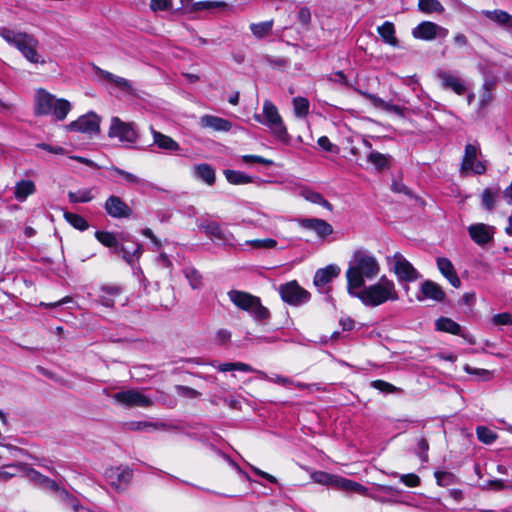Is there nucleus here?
I'll use <instances>...</instances> for the list:
<instances>
[{
  "instance_id": "50",
  "label": "nucleus",
  "mask_w": 512,
  "mask_h": 512,
  "mask_svg": "<svg viewBox=\"0 0 512 512\" xmlns=\"http://www.w3.org/2000/svg\"><path fill=\"white\" fill-rule=\"evenodd\" d=\"M103 295L100 296V303L106 307H111L114 304L113 296L119 294V290L115 287H103Z\"/></svg>"
},
{
  "instance_id": "56",
  "label": "nucleus",
  "mask_w": 512,
  "mask_h": 512,
  "mask_svg": "<svg viewBox=\"0 0 512 512\" xmlns=\"http://www.w3.org/2000/svg\"><path fill=\"white\" fill-rule=\"evenodd\" d=\"M172 6L171 0H151L150 8L152 11H166L169 10Z\"/></svg>"
},
{
  "instance_id": "35",
  "label": "nucleus",
  "mask_w": 512,
  "mask_h": 512,
  "mask_svg": "<svg viewBox=\"0 0 512 512\" xmlns=\"http://www.w3.org/2000/svg\"><path fill=\"white\" fill-rule=\"evenodd\" d=\"M224 175L227 181L233 185H244L252 182V177L240 171L225 170Z\"/></svg>"
},
{
  "instance_id": "28",
  "label": "nucleus",
  "mask_w": 512,
  "mask_h": 512,
  "mask_svg": "<svg viewBox=\"0 0 512 512\" xmlns=\"http://www.w3.org/2000/svg\"><path fill=\"white\" fill-rule=\"evenodd\" d=\"M435 327L438 331L450 333L453 335H460L466 338V335L461 332V326L450 318L441 317L437 319L435 322Z\"/></svg>"
},
{
  "instance_id": "62",
  "label": "nucleus",
  "mask_w": 512,
  "mask_h": 512,
  "mask_svg": "<svg viewBox=\"0 0 512 512\" xmlns=\"http://www.w3.org/2000/svg\"><path fill=\"white\" fill-rule=\"evenodd\" d=\"M318 145L325 151L329 152H332L335 147L326 136H322L318 139Z\"/></svg>"
},
{
  "instance_id": "36",
  "label": "nucleus",
  "mask_w": 512,
  "mask_h": 512,
  "mask_svg": "<svg viewBox=\"0 0 512 512\" xmlns=\"http://www.w3.org/2000/svg\"><path fill=\"white\" fill-rule=\"evenodd\" d=\"M25 468V465L22 463L18 464H8L0 467V481L6 482L16 476L18 471H21Z\"/></svg>"
},
{
  "instance_id": "42",
  "label": "nucleus",
  "mask_w": 512,
  "mask_h": 512,
  "mask_svg": "<svg viewBox=\"0 0 512 512\" xmlns=\"http://www.w3.org/2000/svg\"><path fill=\"white\" fill-rule=\"evenodd\" d=\"M29 476L33 480H35L36 482H38L39 484L44 486L45 488L54 490V491L58 492V494L60 495L61 489H59V487L55 481L49 479L48 477L41 475L40 473H38L35 470H29Z\"/></svg>"
},
{
  "instance_id": "55",
  "label": "nucleus",
  "mask_w": 512,
  "mask_h": 512,
  "mask_svg": "<svg viewBox=\"0 0 512 512\" xmlns=\"http://www.w3.org/2000/svg\"><path fill=\"white\" fill-rule=\"evenodd\" d=\"M241 159L244 163H247V164L259 163V164H263L266 166H270L273 164L272 160L263 158L258 155H243Z\"/></svg>"
},
{
  "instance_id": "33",
  "label": "nucleus",
  "mask_w": 512,
  "mask_h": 512,
  "mask_svg": "<svg viewBox=\"0 0 512 512\" xmlns=\"http://www.w3.org/2000/svg\"><path fill=\"white\" fill-rule=\"evenodd\" d=\"M301 196L311 203L318 204L329 211L332 210V205L318 192L304 189L301 191Z\"/></svg>"
},
{
  "instance_id": "49",
  "label": "nucleus",
  "mask_w": 512,
  "mask_h": 512,
  "mask_svg": "<svg viewBox=\"0 0 512 512\" xmlns=\"http://www.w3.org/2000/svg\"><path fill=\"white\" fill-rule=\"evenodd\" d=\"M476 434L479 441L485 444H491L497 439V434L484 426L477 427Z\"/></svg>"
},
{
  "instance_id": "30",
  "label": "nucleus",
  "mask_w": 512,
  "mask_h": 512,
  "mask_svg": "<svg viewBox=\"0 0 512 512\" xmlns=\"http://www.w3.org/2000/svg\"><path fill=\"white\" fill-rule=\"evenodd\" d=\"M483 14L490 20L507 28H512V16L502 10L484 11Z\"/></svg>"
},
{
  "instance_id": "20",
  "label": "nucleus",
  "mask_w": 512,
  "mask_h": 512,
  "mask_svg": "<svg viewBox=\"0 0 512 512\" xmlns=\"http://www.w3.org/2000/svg\"><path fill=\"white\" fill-rule=\"evenodd\" d=\"M362 145L366 149L367 162L373 165L377 170H384L390 165V156L378 151L371 150V143L366 139L362 140Z\"/></svg>"
},
{
  "instance_id": "14",
  "label": "nucleus",
  "mask_w": 512,
  "mask_h": 512,
  "mask_svg": "<svg viewBox=\"0 0 512 512\" xmlns=\"http://www.w3.org/2000/svg\"><path fill=\"white\" fill-rule=\"evenodd\" d=\"M113 398L126 406L148 407L152 404V400L137 390L120 391L113 395Z\"/></svg>"
},
{
  "instance_id": "47",
  "label": "nucleus",
  "mask_w": 512,
  "mask_h": 512,
  "mask_svg": "<svg viewBox=\"0 0 512 512\" xmlns=\"http://www.w3.org/2000/svg\"><path fill=\"white\" fill-rule=\"evenodd\" d=\"M60 499L69 505L74 512H90L89 510L82 507L79 501L65 490L60 491Z\"/></svg>"
},
{
  "instance_id": "26",
  "label": "nucleus",
  "mask_w": 512,
  "mask_h": 512,
  "mask_svg": "<svg viewBox=\"0 0 512 512\" xmlns=\"http://www.w3.org/2000/svg\"><path fill=\"white\" fill-rule=\"evenodd\" d=\"M36 191L35 183L32 180H21L16 182L14 187V197L20 202H24Z\"/></svg>"
},
{
  "instance_id": "29",
  "label": "nucleus",
  "mask_w": 512,
  "mask_h": 512,
  "mask_svg": "<svg viewBox=\"0 0 512 512\" xmlns=\"http://www.w3.org/2000/svg\"><path fill=\"white\" fill-rule=\"evenodd\" d=\"M368 98H369L371 104L375 108H379L387 113H393V114H396L401 117H403L405 115V113H404L405 109L400 106L386 102L383 99L373 96V95H369Z\"/></svg>"
},
{
  "instance_id": "13",
  "label": "nucleus",
  "mask_w": 512,
  "mask_h": 512,
  "mask_svg": "<svg viewBox=\"0 0 512 512\" xmlns=\"http://www.w3.org/2000/svg\"><path fill=\"white\" fill-rule=\"evenodd\" d=\"M67 129L90 135L97 134L100 129V118L95 113L90 112L71 122L67 125Z\"/></svg>"
},
{
  "instance_id": "58",
  "label": "nucleus",
  "mask_w": 512,
  "mask_h": 512,
  "mask_svg": "<svg viewBox=\"0 0 512 512\" xmlns=\"http://www.w3.org/2000/svg\"><path fill=\"white\" fill-rule=\"evenodd\" d=\"M262 377L267 379L270 382H273V383H276V384H281V385H287V384H292L293 383V381L291 379L283 377V376H280V375H274V376H270L269 377L266 374L262 373Z\"/></svg>"
},
{
  "instance_id": "8",
  "label": "nucleus",
  "mask_w": 512,
  "mask_h": 512,
  "mask_svg": "<svg viewBox=\"0 0 512 512\" xmlns=\"http://www.w3.org/2000/svg\"><path fill=\"white\" fill-rule=\"evenodd\" d=\"M110 138H116L126 146L133 145L138 140V132L133 122H124L119 117H112L108 130Z\"/></svg>"
},
{
  "instance_id": "1",
  "label": "nucleus",
  "mask_w": 512,
  "mask_h": 512,
  "mask_svg": "<svg viewBox=\"0 0 512 512\" xmlns=\"http://www.w3.org/2000/svg\"><path fill=\"white\" fill-rule=\"evenodd\" d=\"M380 271V263L372 252L365 249L354 251L345 272L348 294L362 288L366 279L376 278Z\"/></svg>"
},
{
  "instance_id": "40",
  "label": "nucleus",
  "mask_w": 512,
  "mask_h": 512,
  "mask_svg": "<svg viewBox=\"0 0 512 512\" xmlns=\"http://www.w3.org/2000/svg\"><path fill=\"white\" fill-rule=\"evenodd\" d=\"M68 198L71 203H86L93 200L94 195L91 189H80L75 192H69Z\"/></svg>"
},
{
  "instance_id": "27",
  "label": "nucleus",
  "mask_w": 512,
  "mask_h": 512,
  "mask_svg": "<svg viewBox=\"0 0 512 512\" xmlns=\"http://www.w3.org/2000/svg\"><path fill=\"white\" fill-rule=\"evenodd\" d=\"M150 130L153 136V142L159 149L166 151H175L178 149L177 142L174 141L170 136L155 130L153 127H151Z\"/></svg>"
},
{
  "instance_id": "11",
  "label": "nucleus",
  "mask_w": 512,
  "mask_h": 512,
  "mask_svg": "<svg viewBox=\"0 0 512 512\" xmlns=\"http://www.w3.org/2000/svg\"><path fill=\"white\" fill-rule=\"evenodd\" d=\"M198 227L212 241H217L219 243L226 245H233L235 242V237L233 233L229 231V229L224 225L211 222L201 223L198 225Z\"/></svg>"
},
{
  "instance_id": "24",
  "label": "nucleus",
  "mask_w": 512,
  "mask_h": 512,
  "mask_svg": "<svg viewBox=\"0 0 512 512\" xmlns=\"http://www.w3.org/2000/svg\"><path fill=\"white\" fill-rule=\"evenodd\" d=\"M340 267L335 264H330L325 268L316 271L314 276V284L317 287H323L328 284L332 279L340 274Z\"/></svg>"
},
{
  "instance_id": "15",
  "label": "nucleus",
  "mask_w": 512,
  "mask_h": 512,
  "mask_svg": "<svg viewBox=\"0 0 512 512\" xmlns=\"http://www.w3.org/2000/svg\"><path fill=\"white\" fill-rule=\"evenodd\" d=\"M105 477L113 488L122 490L130 483L132 471L127 467H112L106 470Z\"/></svg>"
},
{
  "instance_id": "57",
  "label": "nucleus",
  "mask_w": 512,
  "mask_h": 512,
  "mask_svg": "<svg viewBox=\"0 0 512 512\" xmlns=\"http://www.w3.org/2000/svg\"><path fill=\"white\" fill-rule=\"evenodd\" d=\"M371 385L375 389L385 392V393H391L396 390V387H394L392 384L385 382L383 380H375L372 382Z\"/></svg>"
},
{
  "instance_id": "3",
  "label": "nucleus",
  "mask_w": 512,
  "mask_h": 512,
  "mask_svg": "<svg viewBox=\"0 0 512 512\" xmlns=\"http://www.w3.org/2000/svg\"><path fill=\"white\" fill-rule=\"evenodd\" d=\"M0 36L11 46H14L23 57L33 64H44L45 60L38 53V40L32 35L13 30L10 28H0Z\"/></svg>"
},
{
  "instance_id": "64",
  "label": "nucleus",
  "mask_w": 512,
  "mask_h": 512,
  "mask_svg": "<svg viewBox=\"0 0 512 512\" xmlns=\"http://www.w3.org/2000/svg\"><path fill=\"white\" fill-rule=\"evenodd\" d=\"M453 41H454L455 45L458 47H464L468 44L467 37L462 33L455 34L453 37Z\"/></svg>"
},
{
  "instance_id": "38",
  "label": "nucleus",
  "mask_w": 512,
  "mask_h": 512,
  "mask_svg": "<svg viewBox=\"0 0 512 512\" xmlns=\"http://www.w3.org/2000/svg\"><path fill=\"white\" fill-rule=\"evenodd\" d=\"M309 101L304 97H295L293 99V111L296 117L305 118L309 113Z\"/></svg>"
},
{
  "instance_id": "19",
  "label": "nucleus",
  "mask_w": 512,
  "mask_h": 512,
  "mask_svg": "<svg viewBox=\"0 0 512 512\" xmlns=\"http://www.w3.org/2000/svg\"><path fill=\"white\" fill-rule=\"evenodd\" d=\"M300 226L314 232L324 239L333 233V227L325 220L318 218H306L300 221Z\"/></svg>"
},
{
  "instance_id": "41",
  "label": "nucleus",
  "mask_w": 512,
  "mask_h": 512,
  "mask_svg": "<svg viewBox=\"0 0 512 512\" xmlns=\"http://www.w3.org/2000/svg\"><path fill=\"white\" fill-rule=\"evenodd\" d=\"M195 172L206 184L212 185L215 182V172L211 166L207 164L198 165Z\"/></svg>"
},
{
  "instance_id": "23",
  "label": "nucleus",
  "mask_w": 512,
  "mask_h": 512,
  "mask_svg": "<svg viewBox=\"0 0 512 512\" xmlns=\"http://www.w3.org/2000/svg\"><path fill=\"white\" fill-rule=\"evenodd\" d=\"M437 267L441 274L449 281V283L455 287L459 288L461 285V281L454 269L452 262L447 258H438L437 259Z\"/></svg>"
},
{
  "instance_id": "16",
  "label": "nucleus",
  "mask_w": 512,
  "mask_h": 512,
  "mask_svg": "<svg viewBox=\"0 0 512 512\" xmlns=\"http://www.w3.org/2000/svg\"><path fill=\"white\" fill-rule=\"evenodd\" d=\"M468 233L477 245L484 246L493 240L495 228L484 223H476L468 227Z\"/></svg>"
},
{
  "instance_id": "12",
  "label": "nucleus",
  "mask_w": 512,
  "mask_h": 512,
  "mask_svg": "<svg viewBox=\"0 0 512 512\" xmlns=\"http://www.w3.org/2000/svg\"><path fill=\"white\" fill-rule=\"evenodd\" d=\"M279 293L282 300L291 305H300L309 299V293L302 289L296 281L281 285Z\"/></svg>"
},
{
  "instance_id": "34",
  "label": "nucleus",
  "mask_w": 512,
  "mask_h": 512,
  "mask_svg": "<svg viewBox=\"0 0 512 512\" xmlns=\"http://www.w3.org/2000/svg\"><path fill=\"white\" fill-rule=\"evenodd\" d=\"M378 33L382 37V39L391 46H396L398 41L395 37V29L394 25L391 22H385L381 26L378 27Z\"/></svg>"
},
{
  "instance_id": "48",
  "label": "nucleus",
  "mask_w": 512,
  "mask_h": 512,
  "mask_svg": "<svg viewBox=\"0 0 512 512\" xmlns=\"http://www.w3.org/2000/svg\"><path fill=\"white\" fill-rule=\"evenodd\" d=\"M96 239L106 247L116 248L118 241L116 236L111 232L97 231L95 233Z\"/></svg>"
},
{
  "instance_id": "17",
  "label": "nucleus",
  "mask_w": 512,
  "mask_h": 512,
  "mask_svg": "<svg viewBox=\"0 0 512 512\" xmlns=\"http://www.w3.org/2000/svg\"><path fill=\"white\" fill-rule=\"evenodd\" d=\"M106 213L117 219L128 218L132 214V209L118 196L111 195L104 204Z\"/></svg>"
},
{
  "instance_id": "32",
  "label": "nucleus",
  "mask_w": 512,
  "mask_h": 512,
  "mask_svg": "<svg viewBox=\"0 0 512 512\" xmlns=\"http://www.w3.org/2000/svg\"><path fill=\"white\" fill-rule=\"evenodd\" d=\"M274 22L273 20L263 21L259 23H251L250 30L254 37L261 39L270 34L272 31Z\"/></svg>"
},
{
  "instance_id": "61",
  "label": "nucleus",
  "mask_w": 512,
  "mask_h": 512,
  "mask_svg": "<svg viewBox=\"0 0 512 512\" xmlns=\"http://www.w3.org/2000/svg\"><path fill=\"white\" fill-rule=\"evenodd\" d=\"M39 148L43 149V150H46L50 153H53V154H64L65 150L64 148L60 147V146H51L49 144H46V143H41V144H38L37 145Z\"/></svg>"
},
{
  "instance_id": "53",
  "label": "nucleus",
  "mask_w": 512,
  "mask_h": 512,
  "mask_svg": "<svg viewBox=\"0 0 512 512\" xmlns=\"http://www.w3.org/2000/svg\"><path fill=\"white\" fill-rule=\"evenodd\" d=\"M496 194L497 192L490 188H487L483 191L482 204L486 209L491 210L494 207Z\"/></svg>"
},
{
  "instance_id": "45",
  "label": "nucleus",
  "mask_w": 512,
  "mask_h": 512,
  "mask_svg": "<svg viewBox=\"0 0 512 512\" xmlns=\"http://www.w3.org/2000/svg\"><path fill=\"white\" fill-rule=\"evenodd\" d=\"M434 475L437 484L442 487L454 485L458 481L457 477L453 473L448 471H436Z\"/></svg>"
},
{
  "instance_id": "2",
  "label": "nucleus",
  "mask_w": 512,
  "mask_h": 512,
  "mask_svg": "<svg viewBox=\"0 0 512 512\" xmlns=\"http://www.w3.org/2000/svg\"><path fill=\"white\" fill-rule=\"evenodd\" d=\"M349 295L359 299L364 306L371 308L399 300V293L394 281L386 276H382L373 284L364 285Z\"/></svg>"
},
{
  "instance_id": "6",
  "label": "nucleus",
  "mask_w": 512,
  "mask_h": 512,
  "mask_svg": "<svg viewBox=\"0 0 512 512\" xmlns=\"http://www.w3.org/2000/svg\"><path fill=\"white\" fill-rule=\"evenodd\" d=\"M227 295L238 309L248 312L256 320H266L270 315L257 296L240 290H230Z\"/></svg>"
},
{
  "instance_id": "39",
  "label": "nucleus",
  "mask_w": 512,
  "mask_h": 512,
  "mask_svg": "<svg viewBox=\"0 0 512 512\" xmlns=\"http://www.w3.org/2000/svg\"><path fill=\"white\" fill-rule=\"evenodd\" d=\"M418 8L424 13H443L444 7L438 0H418Z\"/></svg>"
},
{
  "instance_id": "46",
  "label": "nucleus",
  "mask_w": 512,
  "mask_h": 512,
  "mask_svg": "<svg viewBox=\"0 0 512 512\" xmlns=\"http://www.w3.org/2000/svg\"><path fill=\"white\" fill-rule=\"evenodd\" d=\"M245 244L250 246L252 249L267 250L275 248L277 246V241L272 238L254 239L246 241Z\"/></svg>"
},
{
  "instance_id": "54",
  "label": "nucleus",
  "mask_w": 512,
  "mask_h": 512,
  "mask_svg": "<svg viewBox=\"0 0 512 512\" xmlns=\"http://www.w3.org/2000/svg\"><path fill=\"white\" fill-rule=\"evenodd\" d=\"M492 323L496 326L512 325V315L508 312L495 314Z\"/></svg>"
},
{
  "instance_id": "5",
  "label": "nucleus",
  "mask_w": 512,
  "mask_h": 512,
  "mask_svg": "<svg viewBox=\"0 0 512 512\" xmlns=\"http://www.w3.org/2000/svg\"><path fill=\"white\" fill-rule=\"evenodd\" d=\"M254 119L265 125L276 139L280 141L288 140L289 136L283 119L278 108L270 100L267 99L263 102L262 113L255 114Z\"/></svg>"
},
{
  "instance_id": "18",
  "label": "nucleus",
  "mask_w": 512,
  "mask_h": 512,
  "mask_svg": "<svg viewBox=\"0 0 512 512\" xmlns=\"http://www.w3.org/2000/svg\"><path fill=\"white\" fill-rule=\"evenodd\" d=\"M436 75L444 89L452 90L458 95H463L466 92L467 88L464 80L456 74L445 70H438Z\"/></svg>"
},
{
  "instance_id": "51",
  "label": "nucleus",
  "mask_w": 512,
  "mask_h": 512,
  "mask_svg": "<svg viewBox=\"0 0 512 512\" xmlns=\"http://www.w3.org/2000/svg\"><path fill=\"white\" fill-rule=\"evenodd\" d=\"M110 172L113 175L121 176L127 183H131V184H139L140 183V178L138 176H136L130 172H127L125 170H122L120 168L111 167Z\"/></svg>"
},
{
  "instance_id": "9",
  "label": "nucleus",
  "mask_w": 512,
  "mask_h": 512,
  "mask_svg": "<svg viewBox=\"0 0 512 512\" xmlns=\"http://www.w3.org/2000/svg\"><path fill=\"white\" fill-rule=\"evenodd\" d=\"M479 154V145L467 144L465 146L464 156L460 165V173L462 175H467L469 173L481 175L485 173L486 165L483 161L477 158Z\"/></svg>"
},
{
  "instance_id": "31",
  "label": "nucleus",
  "mask_w": 512,
  "mask_h": 512,
  "mask_svg": "<svg viewBox=\"0 0 512 512\" xmlns=\"http://www.w3.org/2000/svg\"><path fill=\"white\" fill-rule=\"evenodd\" d=\"M337 488L344 490V491H353L361 495H367V488L361 485L360 483H357L355 481L339 477L337 480Z\"/></svg>"
},
{
  "instance_id": "22",
  "label": "nucleus",
  "mask_w": 512,
  "mask_h": 512,
  "mask_svg": "<svg viewBox=\"0 0 512 512\" xmlns=\"http://www.w3.org/2000/svg\"><path fill=\"white\" fill-rule=\"evenodd\" d=\"M421 294L422 296H419V300L423 299H431L436 302H441L445 298V292L443 289L435 282L426 280L421 284Z\"/></svg>"
},
{
  "instance_id": "21",
  "label": "nucleus",
  "mask_w": 512,
  "mask_h": 512,
  "mask_svg": "<svg viewBox=\"0 0 512 512\" xmlns=\"http://www.w3.org/2000/svg\"><path fill=\"white\" fill-rule=\"evenodd\" d=\"M199 124L206 129H212L217 132H228L232 128L230 121L213 115H204L200 118Z\"/></svg>"
},
{
  "instance_id": "63",
  "label": "nucleus",
  "mask_w": 512,
  "mask_h": 512,
  "mask_svg": "<svg viewBox=\"0 0 512 512\" xmlns=\"http://www.w3.org/2000/svg\"><path fill=\"white\" fill-rule=\"evenodd\" d=\"M250 468H251V470L254 473H256L257 475H259V476H261L263 478H265L269 482H271V483H276L277 482V479L273 475L268 474V473L260 470L259 468L255 467V466H252V465H250Z\"/></svg>"
},
{
  "instance_id": "4",
  "label": "nucleus",
  "mask_w": 512,
  "mask_h": 512,
  "mask_svg": "<svg viewBox=\"0 0 512 512\" xmlns=\"http://www.w3.org/2000/svg\"><path fill=\"white\" fill-rule=\"evenodd\" d=\"M71 110V103L63 98H56L44 89H38L35 96V113L37 115H53L62 121Z\"/></svg>"
},
{
  "instance_id": "37",
  "label": "nucleus",
  "mask_w": 512,
  "mask_h": 512,
  "mask_svg": "<svg viewBox=\"0 0 512 512\" xmlns=\"http://www.w3.org/2000/svg\"><path fill=\"white\" fill-rule=\"evenodd\" d=\"M227 6V3L224 1H199L194 2V12L203 10L212 12L214 10L225 9Z\"/></svg>"
},
{
  "instance_id": "43",
  "label": "nucleus",
  "mask_w": 512,
  "mask_h": 512,
  "mask_svg": "<svg viewBox=\"0 0 512 512\" xmlns=\"http://www.w3.org/2000/svg\"><path fill=\"white\" fill-rule=\"evenodd\" d=\"M311 477L314 482L321 484V485H328V486H334V487H336V485H337L338 476H335V475H332V474H329L326 472H322V471L314 472V473H312Z\"/></svg>"
},
{
  "instance_id": "7",
  "label": "nucleus",
  "mask_w": 512,
  "mask_h": 512,
  "mask_svg": "<svg viewBox=\"0 0 512 512\" xmlns=\"http://www.w3.org/2000/svg\"><path fill=\"white\" fill-rule=\"evenodd\" d=\"M386 261L390 271L395 274L399 283L414 282L421 277L419 272L400 252L387 256Z\"/></svg>"
},
{
  "instance_id": "44",
  "label": "nucleus",
  "mask_w": 512,
  "mask_h": 512,
  "mask_svg": "<svg viewBox=\"0 0 512 512\" xmlns=\"http://www.w3.org/2000/svg\"><path fill=\"white\" fill-rule=\"evenodd\" d=\"M64 218L70 225H72L74 228L80 231H84L89 227L88 222L85 220V218L78 214L65 212Z\"/></svg>"
},
{
  "instance_id": "10",
  "label": "nucleus",
  "mask_w": 512,
  "mask_h": 512,
  "mask_svg": "<svg viewBox=\"0 0 512 512\" xmlns=\"http://www.w3.org/2000/svg\"><path fill=\"white\" fill-rule=\"evenodd\" d=\"M448 29L431 21H423L412 30V36L416 39L432 41L436 38H446Z\"/></svg>"
},
{
  "instance_id": "25",
  "label": "nucleus",
  "mask_w": 512,
  "mask_h": 512,
  "mask_svg": "<svg viewBox=\"0 0 512 512\" xmlns=\"http://www.w3.org/2000/svg\"><path fill=\"white\" fill-rule=\"evenodd\" d=\"M96 74L99 78L103 79L106 82L114 84L118 89L131 93L133 91L132 84L129 80L116 76L106 70L101 68L96 69Z\"/></svg>"
},
{
  "instance_id": "59",
  "label": "nucleus",
  "mask_w": 512,
  "mask_h": 512,
  "mask_svg": "<svg viewBox=\"0 0 512 512\" xmlns=\"http://www.w3.org/2000/svg\"><path fill=\"white\" fill-rule=\"evenodd\" d=\"M417 447H418V454L420 455L422 460L426 461L427 460V451L429 449V445H428V442L426 441V439L420 438L418 440Z\"/></svg>"
},
{
  "instance_id": "60",
  "label": "nucleus",
  "mask_w": 512,
  "mask_h": 512,
  "mask_svg": "<svg viewBox=\"0 0 512 512\" xmlns=\"http://www.w3.org/2000/svg\"><path fill=\"white\" fill-rule=\"evenodd\" d=\"M298 20L301 24L307 25L311 20V13L308 8H301L298 12Z\"/></svg>"
},
{
  "instance_id": "52",
  "label": "nucleus",
  "mask_w": 512,
  "mask_h": 512,
  "mask_svg": "<svg viewBox=\"0 0 512 512\" xmlns=\"http://www.w3.org/2000/svg\"><path fill=\"white\" fill-rule=\"evenodd\" d=\"M393 476L399 477L400 481L407 487H417L420 484V478L414 473L399 475L395 472L391 473Z\"/></svg>"
}]
</instances>
